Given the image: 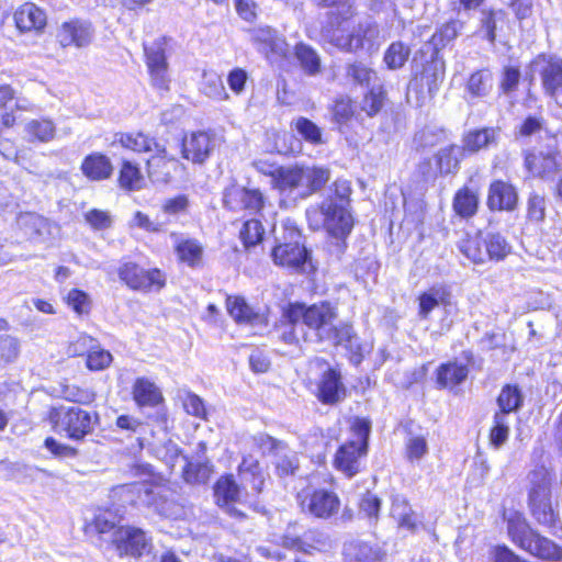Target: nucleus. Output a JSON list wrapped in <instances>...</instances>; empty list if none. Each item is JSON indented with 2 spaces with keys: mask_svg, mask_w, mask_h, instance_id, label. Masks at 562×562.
<instances>
[{
  "mask_svg": "<svg viewBox=\"0 0 562 562\" xmlns=\"http://www.w3.org/2000/svg\"><path fill=\"white\" fill-rule=\"evenodd\" d=\"M133 400L138 407H154L164 400L159 387L148 378H137L132 386Z\"/></svg>",
  "mask_w": 562,
  "mask_h": 562,
  "instance_id": "28",
  "label": "nucleus"
},
{
  "mask_svg": "<svg viewBox=\"0 0 562 562\" xmlns=\"http://www.w3.org/2000/svg\"><path fill=\"white\" fill-rule=\"evenodd\" d=\"M214 496L216 504L226 509V512L237 518H243L244 514L235 507L236 503L241 502V490L232 475L222 476L214 486Z\"/></svg>",
  "mask_w": 562,
  "mask_h": 562,
  "instance_id": "18",
  "label": "nucleus"
},
{
  "mask_svg": "<svg viewBox=\"0 0 562 562\" xmlns=\"http://www.w3.org/2000/svg\"><path fill=\"white\" fill-rule=\"evenodd\" d=\"M295 56L306 74L313 76L321 71V58L311 46L303 43L297 44Z\"/></svg>",
  "mask_w": 562,
  "mask_h": 562,
  "instance_id": "40",
  "label": "nucleus"
},
{
  "mask_svg": "<svg viewBox=\"0 0 562 562\" xmlns=\"http://www.w3.org/2000/svg\"><path fill=\"white\" fill-rule=\"evenodd\" d=\"M25 131L37 140L47 143L55 137L56 126L48 119L32 120L26 124Z\"/></svg>",
  "mask_w": 562,
  "mask_h": 562,
  "instance_id": "43",
  "label": "nucleus"
},
{
  "mask_svg": "<svg viewBox=\"0 0 562 562\" xmlns=\"http://www.w3.org/2000/svg\"><path fill=\"white\" fill-rule=\"evenodd\" d=\"M113 361V356L110 351L95 346L87 355V368L91 371H100L110 367Z\"/></svg>",
  "mask_w": 562,
  "mask_h": 562,
  "instance_id": "54",
  "label": "nucleus"
},
{
  "mask_svg": "<svg viewBox=\"0 0 562 562\" xmlns=\"http://www.w3.org/2000/svg\"><path fill=\"white\" fill-rule=\"evenodd\" d=\"M555 151H532L526 155L525 166L533 176L541 179H549L559 172L561 162Z\"/></svg>",
  "mask_w": 562,
  "mask_h": 562,
  "instance_id": "20",
  "label": "nucleus"
},
{
  "mask_svg": "<svg viewBox=\"0 0 562 562\" xmlns=\"http://www.w3.org/2000/svg\"><path fill=\"white\" fill-rule=\"evenodd\" d=\"M419 301V316L427 318L431 311L437 306L443 305L445 307L451 305V293L445 286H432L428 291L422 293L418 297Z\"/></svg>",
  "mask_w": 562,
  "mask_h": 562,
  "instance_id": "29",
  "label": "nucleus"
},
{
  "mask_svg": "<svg viewBox=\"0 0 562 562\" xmlns=\"http://www.w3.org/2000/svg\"><path fill=\"white\" fill-rule=\"evenodd\" d=\"M301 238V233L296 228H286L283 241L277 244L271 251L273 262L296 272H313L315 267Z\"/></svg>",
  "mask_w": 562,
  "mask_h": 562,
  "instance_id": "7",
  "label": "nucleus"
},
{
  "mask_svg": "<svg viewBox=\"0 0 562 562\" xmlns=\"http://www.w3.org/2000/svg\"><path fill=\"white\" fill-rule=\"evenodd\" d=\"M346 75L360 86H369L376 77L375 71L361 61L348 64Z\"/></svg>",
  "mask_w": 562,
  "mask_h": 562,
  "instance_id": "50",
  "label": "nucleus"
},
{
  "mask_svg": "<svg viewBox=\"0 0 562 562\" xmlns=\"http://www.w3.org/2000/svg\"><path fill=\"white\" fill-rule=\"evenodd\" d=\"M529 507L536 521L547 528L552 535L558 536L559 531H562L552 498L530 501Z\"/></svg>",
  "mask_w": 562,
  "mask_h": 562,
  "instance_id": "25",
  "label": "nucleus"
},
{
  "mask_svg": "<svg viewBox=\"0 0 562 562\" xmlns=\"http://www.w3.org/2000/svg\"><path fill=\"white\" fill-rule=\"evenodd\" d=\"M153 451L158 459L162 460L170 468H173L179 459L186 461L184 457L180 456L178 446L171 440L155 445Z\"/></svg>",
  "mask_w": 562,
  "mask_h": 562,
  "instance_id": "52",
  "label": "nucleus"
},
{
  "mask_svg": "<svg viewBox=\"0 0 562 562\" xmlns=\"http://www.w3.org/2000/svg\"><path fill=\"white\" fill-rule=\"evenodd\" d=\"M509 436V420L504 413H495L493 417V427L490 430V443L495 448H501Z\"/></svg>",
  "mask_w": 562,
  "mask_h": 562,
  "instance_id": "41",
  "label": "nucleus"
},
{
  "mask_svg": "<svg viewBox=\"0 0 562 562\" xmlns=\"http://www.w3.org/2000/svg\"><path fill=\"white\" fill-rule=\"evenodd\" d=\"M350 181L337 179L327 190L326 198L306 210V217L313 229L325 228L336 238H345L353 227L350 212Z\"/></svg>",
  "mask_w": 562,
  "mask_h": 562,
  "instance_id": "3",
  "label": "nucleus"
},
{
  "mask_svg": "<svg viewBox=\"0 0 562 562\" xmlns=\"http://www.w3.org/2000/svg\"><path fill=\"white\" fill-rule=\"evenodd\" d=\"M346 562H375L376 554L366 543L349 544L345 549Z\"/></svg>",
  "mask_w": 562,
  "mask_h": 562,
  "instance_id": "53",
  "label": "nucleus"
},
{
  "mask_svg": "<svg viewBox=\"0 0 562 562\" xmlns=\"http://www.w3.org/2000/svg\"><path fill=\"white\" fill-rule=\"evenodd\" d=\"M49 420L57 432H64L71 440L81 441L93 432L99 424V415L78 406H59L49 412Z\"/></svg>",
  "mask_w": 562,
  "mask_h": 562,
  "instance_id": "6",
  "label": "nucleus"
},
{
  "mask_svg": "<svg viewBox=\"0 0 562 562\" xmlns=\"http://www.w3.org/2000/svg\"><path fill=\"white\" fill-rule=\"evenodd\" d=\"M463 156V148L457 145H450L440 149L436 156L437 166L440 173L448 175L454 172L458 169L459 162Z\"/></svg>",
  "mask_w": 562,
  "mask_h": 562,
  "instance_id": "36",
  "label": "nucleus"
},
{
  "mask_svg": "<svg viewBox=\"0 0 562 562\" xmlns=\"http://www.w3.org/2000/svg\"><path fill=\"white\" fill-rule=\"evenodd\" d=\"M116 142L121 144L122 147L135 153L153 151L160 146L154 138H150L143 133L121 134L116 138Z\"/></svg>",
  "mask_w": 562,
  "mask_h": 562,
  "instance_id": "34",
  "label": "nucleus"
},
{
  "mask_svg": "<svg viewBox=\"0 0 562 562\" xmlns=\"http://www.w3.org/2000/svg\"><path fill=\"white\" fill-rule=\"evenodd\" d=\"M265 229L257 220L247 221L241 231L240 238L246 247L255 246L261 241Z\"/></svg>",
  "mask_w": 562,
  "mask_h": 562,
  "instance_id": "56",
  "label": "nucleus"
},
{
  "mask_svg": "<svg viewBox=\"0 0 562 562\" xmlns=\"http://www.w3.org/2000/svg\"><path fill=\"white\" fill-rule=\"evenodd\" d=\"M147 160V173L149 179L156 183H168L171 179L182 172L183 166L178 159L167 154L165 147L159 146Z\"/></svg>",
  "mask_w": 562,
  "mask_h": 562,
  "instance_id": "15",
  "label": "nucleus"
},
{
  "mask_svg": "<svg viewBox=\"0 0 562 562\" xmlns=\"http://www.w3.org/2000/svg\"><path fill=\"white\" fill-rule=\"evenodd\" d=\"M255 166L272 177L273 187L283 195L293 199H306L318 192L330 179V170L316 166H285L266 168L261 162Z\"/></svg>",
  "mask_w": 562,
  "mask_h": 562,
  "instance_id": "4",
  "label": "nucleus"
},
{
  "mask_svg": "<svg viewBox=\"0 0 562 562\" xmlns=\"http://www.w3.org/2000/svg\"><path fill=\"white\" fill-rule=\"evenodd\" d=\"M283 316L292 323H302L312 330L318 341H326L333 337V327L338 318L335 306L328 302H321L306 306L305 304H291Z\"/></svg>",
  "mask_w": 562,
  "mask_h": 562,
  "instance_id": "5",
  "label": "nucleus"
},
{
  "mask_svg": "<svg viewBox=\"0 0 562 562\" xmlns=\"http://www.w3.org/2000/svg\"><path fill=\"white\" fill-rule=\"evenodd\" d=\"M302 512L315 518L328 519L338 514L340 499L326 488L306 490L299 494Z\"/></svg>",
  "mask_w": 562,
  "mask_h": 562,
  "instance_id": "10",
  "label": "nucleus"
},
{
  "mask_svg": "<svg viewBox=\"0 0 562 562\" xmlns=\"http://www.w3.org/2000/svg\"><path fill=\"white\" fill-rule=\"evenodd\" d=\"M498 132L495 128H482L469 132L463 138L464 153H477L497 143Z\"/></svg>",
  "mask_w": 562,
  "mask_h": 562,
  "instance_id": "31",
  "label": "nucleus"
},
{
  "mask_svg": "<svg viewBox=\"0 0 562 562\" xmlns=\"http://www.w3.org/2000/svg\"><path fill=\"white\" fill-rule=\"evenodd\" d=\"M61 396L69 402L90 404L94 401L95 394L88 387H81L76 384H64L61 386Z\"/></svg>",
  "mask_w": 562,
  "mask_h": 562,
  "instance_id": "51",
  "label": "nucleus"
},
{
  "mask_svg": "<svg viewBox=\"0 0 562 562\" xmlns=\"http://www.w3.org/2000/svg\"><path fill=\"white\" fill-rule=\"evenodd\" d=\"M462 26L463 23L458 20L443 24L432 35L434 48L429 56L424 50L415 55L413 59L414 77L409 81L406 92L408 103L420 108L432 100L445 78V61L438 54V46H445L454 40Z\"/></svg>",
  "mask_w": 562,
  "mask_h": 562,
  "instance_id": "1",
  "label": "nucleus"
},
{
  "mask_svg": "<svg viewBox=\"0 0 562 562\" xmlns=\"http://www.w3.org/2000/svg\"><path fill=\"white\" fill-rule=\"evenodd\" d=\"M385 92L382 86L372 87L361 102V110L372 117L376 115L384 105Z\"/></svg>",
  "mask_w": 562,
  "mask_h": 562,
  "instance_id": "49",
  "label": "nucleus"
},
{
  "mask_svg": "<svg viewBox=\"0 0 562 562\" xmlns=\"http://www.w3.org/2000/svg\"><path fill=\"white\" fill-rule=\"evenodd\" d=\"M93 37L92 24L79 19L61 23L56 33V38L61 47H87L92 43Z\"/></svg>",
  "mask_w": 562,
  "mask_h": 562,
  "instance_id": "14",
  "label": "nucleus"
},
{
  "mask_svg": "<svg viewBox=\"0 0 562 562\" xmlns=\"http://www.w3.org/2000/svg\"><path fill=\"white\" fill-rule=\"evenodd\" d=\"M68 305L79 315L90 311L91 302L87 293L72 289L67 295Z\"/></svg>",
  "mask_w": 562,
  "mask_h": 562,
  "instance_id": "59",
  "label": "nucleus"
},
{
  "mask_svg": "<svg viewBox=\"0 0 562 562\" xmlns=\"http://www.w3.org/2000/svg\"><path fill=\"white\" fill-rule=\"evenodd\" d=\"M293 126L297 133L308 143L318 145L323 143L322 130L311 120L300 116L293 121Z\"/></svg>",
  "mask_w": 562,
  "mask_h": 562,
  "instance_id": "47",
  "label": "nucleus"
},
{
  "mask_svg": "<svg viewBox=\"0 0 562 562\" xmlns=\"http://www.w3.org/2000/svg\"><path fill=\"white\" fill-rule=\"evenodd\" d=\"M477 195L468 188L460 189L453 199V210L462 217H470L476 213Z\"/></svg>",
  "mask_w": 562,
  "mask_h": 562,
  "instance_id": "38",
  "label": "nucleus"
},
{
  "mask_svg": "<svg viewBox=\"0 0 562 562\" xmlns=\"http://www.w3.org/2000/svg\"><path fill=\"white\" fill-rule=\"evenodd\" d=\"M508 535L521 549L539 559L558 561L562 558V549L531 529L525 519L519 517L509 519Z\"/></svg>",
  "mask_w": 562,
  "mask_h": 562,
  "instance_id": "8",
  "label": "nucleus"
},
{
  "mask_svg": "<svg viewBox=\"0 0 562 562\" xmlns=\"http://www.w3.org/2000/svg\"><path fill=\"white\" fill-rule=\"evenodd\" d=\"M276 468L281 476L294 474L299 468V461L294 452H281L277 456Z\"/></svg>",
  "mask_w": 562,
  "mask_h": 562,
  "instance_id": "63",
  "label": "nucleus"
},
{
  "mask_svg": "<svg viewBox=\"0 0 562 562\" xmlns=\"http://www.w3.org/2000/svg\"><path fill=\"white\" fill-rule=\"evenodd\" d=\"M120 186L126 190H138L142 188L143 177L136 165L124 161L119 177Z\"/></svg>",
  "mask_w": 562,
  "mask_h": 562,
  "instance_id": "46",
  "label": "nucleus"
},
{
  "mask_svg": "<svg viewBox=\"0 0 562 562\" xmlns=\"http://www.w3.org/2000/svg\"><path fill=\"white\" fill-rule=\"evenodd\" d=\"M380 507V498L370 492L366 493L362 496L359 504L360 513L370 519H378Z\"/></svg>",
  "mask_w": 562,
  "mask_h": 562,
  "instance_id": "62",
  "label": "nucleus"
},
{
  "mask_svg": "<svg viewBox=\"0 0 562 562\" xmlns=\"http://www.w3.org/2000/svg\"><path fill=\"white\" fill-rule=\"evenodd\" d=\"M522 402L524 397L518 386L507 384L502 389L497 397L499 408L497 413H504L508 416L509 413L518 411Z\"/></svg>",
  "mask_w": 562,
  "mask_h": 562,
  "instance_id": "37",
  "label": "nucleus"
},
{
  "mask_svg": "<svg viewBox=\"0 0 562 562\" xmlns=\"http://www.w3.org/2000/svg\"><path fill=\"white\" fill-rule=\"evenodd\" d=\"M44 446L57 458H75L78 453L76 448L61 443L52 437L46 438Z\"/></svg>",
  "mask_w": 562,
  "mask_h": 562,
  "instance_id": "64",
  "label": "nucleus"
},
{
  "mask_svg": "<svg viewBox=\"0 0 562 562\" xmlns=\"http://www.w3.org/2000/svg\"><path fill=\"white\" fill-rule=\"evenodd\" d=\"M14 21L21 32H41L46 26L47 18L41 8L26 2L14 12Z\"/></svg>",
  "mask_w": 562,
  "mask_h": 562,
  "instance_id": "23",
  "label": "nucleus"
},
{
  "mask_svg": "<svg viewBox=\"0 0 562 562\" xmlns=\"http://www.w3.org/2000/svg\"><path fill=\"white\" fill-rule=\"evenodd\" d=\"M411 49L402 42L392 43L384 54V61L390 69H398L408 59Z\"/></svg>",
  "mask_w": 562,
  "mask_h": 562,
  "instance_id": "48",
  "label": "nucleus"
},
{
  "mask_svg": "<svg viewBox=\"0 0 562 562\" xmlns=\"http://www.w3.org/2000/svg\"><path fill=\"white\" fill-rule=\"evenodd\" d=\"M356 438L339 447L335 454L334 465L348 477L360 470V459L367 454L370 423L357 419L353 424Z\"/></svg>",
  "mask_w": 562,
  "mask_h": 562,
  "instance_id": "9",
  "label": "nucleus"
},
{
  "mask_svg": "<svg viewBox=\"0 0 562 562\" xmlns=\"http://www.w3.org/2000/svg\"><path fill=\"white\" fill-rule=\"evenodd\" d=\"M255 446L268 454H280L285 450V446L282 441H279L267 434H259L254 437Z\"/></svg>",
  "mask_w": 562,
  "mask_h": 562,
  "instance_id": "58",
  "label": "nucleus"
},
{
  "mask_svg": "<svg viewBox=\"0 0 562 562\" xmlns=\"http://www.w3.org/2000/svg\"><path fill=\"white\" fill-rule=\"evenodd\" d=\"M200 90L203 94L213 100L224 101L229 98L222 77L215 71L203 72Z\"/></svg>",
  "mask_w": 562,
  "mask_h": 562,
  "instance_id": "35",
  "label": "nucleus"
},
{
  "mask_svg": "<svg viewBox=\"0 0 562 562\" xmlns=\"http://www.w3.org/2000/svg\"><path fill=\"white\" fill-rule=\"evenodd\" d=\"M317 5L331 8L328 22L322 29L323 38L335 47L356 53L378 35L372 24L352 25L353 0H313Z\"/></svg>",
  "mask_w": 562,
  "mask_h": 562,
  "instance_id": "2",
  "label": "nucleus"
},
{
  "mask_svg": "<svg viewBox=\"0 0 562 562\" xmlns=\"http://www.w3.org/2000/svg\"><path fill=\"white\" fill-rule=\"evenodd\" d=\"M460 251L474 263L486 260L484 239L480 235L467 236L459 243Z\"/></svg>",
  "mask_w": 562,
  "mask_h": 562,
  "instance_id": "39",
  "label": "nucleus"
},
{
  "mask_svg": "<svg viewBox=\"0 0 562 562\" xmlns=\"http://www.w3.org/2000/svg\"><path fill=\"white\" fill-rule=\"evenodd\" d=\"M554 472L543 465L533 469L529 475V493L530 501L552 498V482Z\"/></svg>",
  "mask_w": 562,
  "mask_h": 562,
  "instance_id": "24",
  "label": "nucleus"
},
{
  "mask_svg": "<svg viewBox=\"0 0 562 562\" xmlns=\"http://www.w3.org/2000/svg\"><path fill=\"white\" fill-rule=\"evenodd\" d=\"M189 199L186 194H178L173 198L166 199L161 205V210L167 215L183 214L189 209Z\"/></svg>",
  "mask_w": 562,
  "mask_h": 562,
  "instance_id": "60",
  "label": "nucleus"
},
{
  "mask_svg": "<svg viewBox=\"0 0 562 562\" xmlns=\"http://www.w3.org/2000/svg\"><path fill=\"white\" fill-rule=\"evenodd\" d=\"M347 395V389L341 381V374L336 369L328 368L317 383L318 400L328 405L341 402Z\"/></svg>",
  "mask_w": 562,
  "mask_h": 562,
  "instance_id": "19",
  "label": "nucleus"
},
{
  "mask_svg": "<svg viewBox=\"0 0 562 562\" xmlns=\"http://www.w3.org/2000/svg\"><path fill=\"white\" fill-rule=\"evenodd\" d=\"M493 86L492 72L488 69H481L469 77L465 90L471 99H482L490 94Z\"/></svg>",
  "mask_w": 562,
  "mask_h": 562,
  "instance_id": "32",
  "label": "nucleus"
},
{
  "mask_svg": "<svg viewBox=\"0 0 562 562\" xmlns=\"http://www.w3.org/2000/svg\"><path fill=\"white\" fill-rule=\"evenodd\" d=\"M239 471L244 480H248V476H251V485L255 492H261L265 480L257 461L248 463L247 460H244L239 465Z\"/></svg>",
  "mask_w": 562,
  "mask_h": 562,
  "instance_id": "57",
  "label": "nucleus"
},
{
  "mask_svg": "<svg viewBox=\"0 0 562 562\" xmlns=\"http://www.w3.org/2000/svg\"><path fill=\"white\" fill-rule=\"evenodd\" d=\"M223 202L232 211L248 210L256 213L263 206V195L257 189L233 184L225 189Z\"/></svg>",
  "mask_w": 562,
  "mask_h": 562,
  "instance_id": "16",
  "label": "nucleus"
},
{
  "mask_svg": "<svg viewBox=\"0 0 562 562\" xmlns=\"http://www.w3.org/2000/svg\"><path fill=\"white\" fill-rule=\"evenodd\" d=\"M518 200L516 189L508 182L493 181L488 189L487 205L492 211H512Z\"/></svg>",
  "mask_w": 562,
  "mask_h": 562,
  "instance_id": "22",
  "label": "nucleus"
},
{
  "mask_svg": "<svg viewBox=\"0 0 562 562\" xmlns=\"http://www.w3.org/2000/svg\"><path fill=\"white\" fill-rule=\"evenodd\" d=\"M176 251L179 260L186 262L190 267L196 266L201 261L203 255L202 246L194 239L180 241L176 247Z\"/></svg>",
  "mask_w": 562,
  "mask_h": 562,
  "instance_id": "42",
  "label": "nucleus"
},
{
  "mask_svg": "<svg viewBox=\"0 0 562 562\" xmlns=\"http://www.w3.org/2000/svg\"><path fill=\"white\" fill-rule=\"evenodd\" d=\"M214 146L215 142L207 133H192L182 143V157L194 164H203L211 155Z\"/></svg>",
  "mask_w": 562,
  "mask_h": 562,
  "instance_id": "21",
  "label": "nucleus"
},
{
  "mask_svg": "<svg viewBox=\"0 0 562 562\" xmlns=\"http://www.w3.org/2000/svg\"><path fill=\"white\" fill-rule=\"evenodd\" d=\"M353 113L355 108L349 98H340L335 101L333 116L337 123H347L353 116Z\"/></svg>",
  "mask_w": 562,
  "mask_h": 562,
  "instance_id": "61",
  "label": "nucleus"
},
{
  "mask_svg": "<svg viewBox=\"0 0 562 562\" xmlns=\"http://www.w3.org/2000/svg\"><path fill=\"white\" fill-rule=\"evenodd\" d=\"M486 258L491 260H503L509 252L510 246L499 234L488 235L484 239Z\"/></svg>",
  "mask_w": 562,
  "mask_h": 562,
  "instance_id": "45",
  "label": "nucleus"
},
{
  "mask_svg": "<svg viewBox=\"0 0 562 562\" xmlns=\"http://www.w3.org/2000/svg\"><path fill=\"white\" fill-rule=\"evenodd\" d=\"M333 331V337L326 340L334 342L336 346H342L351 353L352 360L358 363L361 358L362 347L352 326L348 323L340 322L334 325Z\"/></svg>",
  "mask_w": 562,
  "mask_h": 562,
  "instance_id": "26",
  "label": "nucleus"
},
{
  "mask_svg": "<svg viewBox=\"0 0 562 562\" xmlns=\"http://www.w3.org/2000/svg\"><path fill=\"white\" fill-rule=\"evenodd\" d=\"M81 171L87 178L99 181L108 179L113 171V167L106 156L93 153L83 159Z\"/></svg>",
  "mask_w": 562,
  "mask_h": 562,
  "instance_id": "30",
  "label": "nucleus"
},
{
  "mask_svg": "<svg viewBox=\"0 0 562 562\" xmlns=\"http://www.w3.org/2000/svg\"><path fill=\"white\" fill-rule=\"evenodd\" d=\"M547 200L544 195L531 193L527 201V216L530 221L540 223L546 218Z\"/></svg>",
  "mask_w": 562,
  "mask_h": 562,
  "instance_id": "55",
  "label": "nucleus"
},
{
  "mask_svg": "<svg viewBox=\"0 0 562 562\" xmlns=\"http://www.w3.org/2000/svg\"><path fill=\"white\" fill-rule=\"evenodd\" d=\"M164 45V42L156 41L150 46L145 47V54L154 87L167 91L169 89V78Z\"/></svg>",
  "mask_w": 562,
  "mask_h": 562,
  "instance_id": "17",
  "label": "nucleus"
},
{
  "mask_svg": "<svg viewBox=\"0 0 562 562\" xmlns=\"http://www.w3.org/2000/svg\"><path fill=\"white\" fill-rule=\"evenodd\" d=\"M481 23L487 40L493 43L495 41V32L506 23V13L503 10L483 11Z\"/></svg>",
  "mask_w": 562,
  "mask_h": 562,
  "instance_id": "44",
  "label": "nucleus"
},
{
  "mask_svg": "<svg viewBox=\"0 0 562 562\" xmlns=\"http://www.w3.org/2000/svg\"><path fill=\"white\" fill-rule=\"evenodd\" d=\"M226 308L229 315L238 324L265 325L263 315L254 311V308L241 296H228L226 300Z\"/></svg>",
  "mask_w": 562,
  "mask_h": 562,
  "instance_id": "27",
  "label": "nucleus"
},
{
  "mask_svg": "<svg viewBox=\"0 0 562 562\" xmlns=\"http://www.w3.org/2000/svg\"><path fill=\"white\" fill-rule=\"evenodd\" d=\"M531 69L540 74L544 91L562 108V59L538 56Z\"/></svg>",
  "mask_w": 562,
  "mask_h": 562,
  "instance_id": "11",
  "label": "nucleus"
},
{
  "mask_svg": "<svg viewBox=\"0 0 562 562\" xmlns=\"http://www.w3.org/2000/svg\"><path fill=\"white\" fill-rule=\"evenodd\" d=\"M469 374L465 364L459 362H448L438 368L437 382L442 387H453L462 383Z\"/></svg>",
  "mask_w": 562,
  "mask_h": 562,
  "instance_id": "33",
  "label": "nucleus"
},
{
  "mask_svg": "<svg viewBox=\"0 0 562 562\" xmlns=\"http://www.w3.org/2000/svg\"><path fill=\"white\" fill-rule=\"evenodd\" d=\"M111 544L120 558L140 557L148 547V540L142 529L121 526L113 531Z\"/></svg>",
  "mask_w": 562,
  "mask_h": 562,
  "instance_id": "12",
  "label": "nucleus"
},
{
  "mask_svg": "<svg viewBox=\"0 0 562 562\" xmlns=\"http://www.w3.org/2000/svg\"><path fill=\"white\" fill-rule=\"evenodd\" d=\"M119 274L134 290H160L165 285V277L158 269L146 271L134 263H125L120 268Z\"/></svg>",
  "mask_w": 562,
  "mask_h": 562,
  "instance_id": "13",
  "label": "nucleus"
}]
</instances>
